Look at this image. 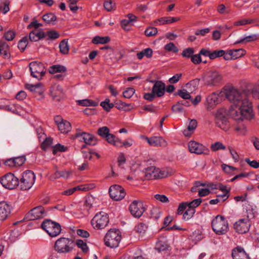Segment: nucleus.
Instances as JSON below:
<instances>
[{"label":"nucleus","instance_id":"1","mask_svg":"<svg viewBox=\"0 0 259 259\" xmlns=\"http://www.w3.org/2000/svg\"><path fill=\"white\" fill-rule=\"evenodd\" d=\"M229 113L236 120L250 119L253 116L251 103L249 101H245L242 105L233 106L232 108L229 111Z\"/></svg>","mask_w":259,"mask_h":259},{"label":"nucleus","instance_id":"2","mask_svg":"<svg viewBox=\"0 0 259 259\" xmlns=\"http://www.w3.org/2000/svg\"><path fill=\"white\" fill-rule=\"evenodd\" d=\"M226 98L233 104V106H240L245 101H249L248 95L246 92H242L234 88H229L225 90Z\"/></svg>","mask_w":259,"mask_h":259},{"label":"nucleus","instance_id":"3","mask_svg":"<svg viewBox=\"0 0 259 259\" xmlns=\"http://www.w3.org/2000/svg\"><path fill=\"white\" fill-rule=\"evenodd\" d=\"M211 227L213 231L218 235L225 234L229 229L227 221L224 217L219 215L212 220Z\"/></svg>","mask_w":259,"mask_h":259},{"label":"nucleus","instance_id":"4","mask_svg":"<svg viewBox=\"0 0 259 259\" xmlns=\"http://www.w3.org/2000/svg\"><path fill=\"white\" fill-rule=\"evenodd\" d=\"M121 235L118 229H110L106 233L104 241L107 246L115 248L118 246L121 240Z\"/></svg>","mask_w":259,"mask_h":259},{"label":"nucleus","instance_id":"5","mask_svg":"<svg viewBox=\"0 0 259 259\" xmlns=\"http://www.w3.org/2000/svg\"><path fill=\"white\" fill-rule=\"evenodd\" d=\"M74 242L67 238H60L55 242V250L60 253H67L71 251L73 248Z\"/></svg>","mask_w":259,"mask_h":259},{"label":"nucleus","instance_id":"6","mask_svg":"<svg viewBox=\"0 0 259 259\" xmlns=\"http://www.w3.org/2000/svg\"><path fill=\"white\" fill-rule=\"evenodd\" d=\"M35 176L31 170L24 171L19 181V187L22 190L30 189L34 183Z\"/></svg>","mask_w":259,"mask_h":259},{"label":"nucleus","instance_id":"7","mask_svg":"<svg viewBox=\"0 0 259 259\" xmlns=\"http://www.w3.org/2000/svg\"><path fill=\"white\" fill-rule=\"evenodd\" d=\"M41 228L52 237H56L61 231L60 225L50 220H45L41 224Z\"/></svg>","mask_w":259,"mask_h":259},{"label":"nucleus","instance_id":"8","mask_svg":"<svg viewBox=\"0 0 259 259\" xmlns=\"http://www.w3.org/2000/svg\"><path fill=\"white\" fill-rule=\"evenodd\" d=\"M109 219L107 213L104 212L97 213L91 220V224L95 229H102L108 224Z\"/></svg>","mask_w":259,"mask_h":259},{"label":"nucleus","instance_id":"9","mask_svg":"<svg viewBox=\"0 0 259 259\" xmlns=\"http://www.w3.org/2000/svg\"><path fill=\"white\" fill-rule=\"evenodd\" d=\"M29 67L31 76L38 80H40L46 73L45 66L41 62H32L29 63Z\"/></svg>","mask_w":259,"mask_h":259},{"label":"nucleus","instance_id":"10","mask_svg":"<svg viewBox=\"0 0 259 259\" xmlns=\"http://www.w3.org/2000/svg\"><path fill=\"white\" fill-rule=\"evenodd\" d=\"M221 74L217 71H210L203 75L202 80L205 85L214 86L218 83L221 80Z\"/></svg>","mask_w":259,"mask_h":259},{"label":"nucleus","instance_id":"11","mask_svg":"<svg viewBox=\"0 0 259 259\" xmlns=\"http://www.w3.org/2000/svg\"><path fill=\"white\" fill-rule=\"evenodd\" d=\"M0 182L5 188L13 189L19 186V180L14 174L8 173L0 178Z\"/></svg>","mask_w":259,"mask_h":259},{"label":"nucleus","instance_id":"12","mask_svg":"<svg viewBox=\"0 0 259 259\" xmlns=\"http://www.w3.org/2000/svg\"><path fill=\"white\" fill-rule=\"evenodd\" d=\"M188 149L191 153H195L196 154H205L208 155L209 153V149L198 142L191 141L188 144Z\"/></svg>","mask_w":259,"mask_h":259},{"label":"nucleus","instance_id":"13","mask_svg":"<svg viewBox=\"0 0 259 259\" xmlns=\"http://www.w3.org/2000/svg\"><path fill=\"white\" fill-rule=\"evenodd\" d=\"M47 212L42 206H38L31 209L25 215L27 220H35L47 215Z\"/></svg>","mask_w":259,"mask_h":259},{"label":"nucleus","instance_id":"14","mask_svg":"<svg viewBox=\"0 0 259 259\" xmlns=\"http://www.w3.org/2000/svg\"><path fill=\"white\" fill-rule=\"evenodd\" d=\"M109 193L111 198L115 201L120 200L125 196L124 189L118 185L111 186L109 189Z\"/></svg>","mask_w":259,"mask_h":259},{"label":"nucleus","instance_id":"15","mask_svg":"<svg viewBox=\"0 0 259 259\" xmlns=\"http://www.w3.org/2000/svg\"><path fill=\"white\" fill-rule=\"evenodd\" d=\"M129 209L131 213L135 218H140L145 210L143 203L141 201L134 200L130 204Z\"/></svg>","mask_w":259,"mask_h":259},{"label":"nucleus","instance_id":"16","mask_svg":"<svg viewBox=\"0 0 259 259\" xmlns=\"http://www.w3.org/2000/svg\"><path fill=\"white\" fill-rule=\"evenodd\" d=\"M54 120L56 124L58 125L59 130L62 133H67L70 131L71 126L69 121L64 120L60 116H55Z\"/></svg>","mask_w":259,"mask_h":259},{"label":"nucleus","instance_id":"17","mask_svg":"<svg viewBox=\"0 0 259 259\" xmlns=\"http://www.w3.org/2000/svg\"><path fill=\"white\" fill-rule=\"evenodd\" d=\"M250 227V222L245 219H240L236 222L234 227L238 233L244 234L247 232Z\"/></svg>","mask_w":259,"mask_h":259},{"label":"nucleus","instance_id":"18","mask_svg":"<svg viewBox=\"0 0 259 259\" xmlns=\"http://www.w3.org/2000/svg\"><path fill=\"white\" fill-rule=\"evenodd\" d=\"M145 178L147 180L155 179L164 177L163 174L161 173L159 169L155 166L148 167L145 169Z\"/></svg>","mask_w":259,"mask_h":259},{"label":"nucleus","instance_id":"19","mask_svg":"<svg viewBox=\"0 0 259 259\" xmlns=\"http://www.w3.org/2000/svg\"><path fill=\"white\" fill-rule=\"evenodd\" d=\"M154 82L152 88V92L157 97H160L164 95L165 92V85L162 81H151Z\"/></svg>","mask_w":259,"mask_h":259},{"label":"nucleus","instance_id":"20","mask_svg":"<svg viewBox=\"0 0 259 259\" xmlns=\"http://www.w3.org/2000/svg\"><path fill=\"white\" fill-rule=\"evenodd\" d=\"M145 139L151 146L165 147L167 145L166 141L161 137H145Z\"/></svg>","mask_w":259,"mask_h":259},{"label":"nucleus","instance_id":"21","mask_svg":"<svg viewBox=\"0 0 259 259\" xmlns=\"http://www.w3.org/2000/svg\"><path fill=\"white\" fill-rule=\"evenodd\" d=\"M76 137H80L83 140L84 142L87 144L91 145H95L97 143V138L94 136L89 134L79 132H77L76 133Z\"/></svg>","mask_w":259,"mask_h":259},{"label":"nucleus","instance_id":"22","mask_svg":"<svg viewBox=\"0 0 259 259\" xmlns=\"http://www.w3.org/2000/svg\"><path fill=\"white\" fill-rule=\"evenodd\" d=\"M11 207L6 201L0 202V221L5 220L11 212Z\"/></svg>","mask_w":259,"mask_h":259},{"label":"nucleus","instance_id":"23","mask_svg":"<svg viewBox=\"0 0 259 259\" xmlns=\"http://www.w3.org/2000/svg\"><path fill=\"white\" fill-rule=\"evenodd\" d=\"M232 256L233 259H250L244 249L239 246L235 248L232 250Z\"/></svg>","mask_w":259,"mask_h":259},{"label":"nucleus","instance_id":"24","mask_svg":"<svg viewBox=\"0 0 259 259\" xmlns=\"http://www.w3.org/2000/svg\"><path fill=\"white\" fill-rule=\"evenodd\" d=\"M50 94L54 99L60 101L64 97L63 91L59 85H54L52 87Z\"/></svg>","mask_w":259,"mask_h":259},{"label":"nucleus","instance_id":"25","mask_svg":"<svg viewBox=\"0 0 259 259\" xmlns=\"http://www.w3.org/2000/svg\"><path fill=\"white\" fill-rule=\"evenodd\" d=\"M218 96L217 94L213 93L207 97L205 106L208 110L214 108L218 104Z\"/></svg>","mask_w":259,"mask_h":259},{"label":"nucleus","instance_id":"26","mask_svg":"<svg viewBox=\"0 0 259 259\" xmlns=\"http://www.w3.org/2000/svg\"><path fill=\"white\" fill-rule=\"evenodd\" d=\"M168 247L166 238L162 237L156 242L155 248L158 252H161L166 250Z\"/></svg>","mask_w":259,"mask_h":259},{"label":"nucleus","instance_id":"27","mask_svg":"<svg viewBox=\"0 0 259 259\" xmlns=\"http://www.w3.org/2000/svg\"><path fill=\"white\" fill-rule=\"evenodd\" d=\"M197 125V121L195 119L190 120L187 129L183 131V134L185 137H189L193 133L194 130Z\"/></svg>","mask_w":259,"mask_h":259},{"label":"nucleus","instance_id":"28","mask_svg":"<svg viewBox=\"0 0 259 259\" xmlns=\"http://www.w3.org/2000/svg\"><path fill=\"white\" fill-rule=\"evenodd\" d=\"M180 18L178 17H166L160 18L156 20L154 22V24L157 25L158 22L160 23V24L163 25L166 24H170L173 22L178 21Z\"/></svg>","mask_w":259,"mask_h":259},{"label":"nucleus","instance_id":"29","mask_svg":"<svg viewBox=\"0 0 259 259\" xmlns=\"http://www.w3.org/2000/svg\"><path fill=\"white\" fill-rule=\"evenodd\" d=\"M45 36V33L42 30H35L30 32L29 39L31 41H36Z\"/></svg>","mask_w":259,"mask_h":259},{"label":"nucleus","instance_id":"30","mask_svg":"<svg viewBox=\"0 0 259 259\" xmlns=\"http://www.w3.org/2000/svg\"><path fill=\"white\" fill-rule=\"evenodd\" d=\"M0 54L5 59H9L10 57L9 46L5 42L0 41Z\"/></svg>","mask_w":259,"mask_h":259},{"label":"nucleus","instance_id":"31","mask_svg":"<svg viewBox=\"0 0 259 259\" xmlns=\"http://www.w3.org/2000/svg\"><path fill=\"white\" fill-rule=\"evenodd\" d=\"M217 125L225 131H228L230 127L228 118H222L215 119Z\"/></svg>","mask_w":259,"mask_h":259},{"label":"nucleus","instance_id":"32","mask_svg":"<svg viewBox=\"0 0 259 259\" xmlns=\"http://www.w3.org/2000/svg\"><path fill=\"white\" fill-rule=\"evenodd\" d=\"M25 88L30 92L41 95L43 93V89L41 87L40 83H37L35 85L31 84H26Z\"/></svg>","mask_w":259,"mask_h":259},{"label":"nucleus","instance_id":"33","mask_svg":"<svg viewBox=\"0 0 259 259\" xmlns=\"http://www.w3.org/2000/svg\"><path fill=\"white\" fill-rule=\"evenodd\" d=\"M218 189L221 190L223 193L222 195H218V197L222 198V201L224 202L229 197L228 193L230 191V189H227L226 186L223 185L221 183H219Z\"/></svg>","mask_w":259,"mask_h":259},{"label":"nucleus","instance_id":"34","mask_svg":"<svg viewBox=\"0 0 259 259\" xmlns=\"http://www.w3.org/2000/svg\"><path fill=\"white\" fill-rule=\"evenodd\" d=\"M70 175L69 171H56L53 175L50 176V179L53 180L60 178H67Z\"/></svg>","mask_w":259,"mask_h":259},{"label":"nucleus","instance_id":"35","mask_svg":"<svg viewBox=\"0 0 259 259\" xmlns=\"http://www.w3.org/2000/svg\"><path fill=\"white\" fill-rule=\"evenodd\" d=\"M106 141L110 144H112L116 147L120 146V140L116 138L114 135L111 134L107 135L106 137Z\"/></svg>","mask_w":259,"mask_h":259},{"label":"nucleus","instance_id":"36","mask_svg":"<svg viewBox=\"0 0 259 259\" xmlns=\"http://www.w3.org/2000/svg\"><path fill=\"white\" fill-rule=\"evenodd\" d=\"M110 40L109 36L100 37L99 36H95L92 39V42L94 44H105Z\"/></svg>","mask_w":259,"mask_h":259},{"label":"nucleus","instance_id":"37","mask_svg":"<svg viewBox=\"0 0 259 259\" xmlns=\"http://www.w3.org/2000/svg\"><path fill=\"white\" fill-rule=\"evenodd\" d=\"M59 48L60 52L63 54H67L69 50V46L68 44V41L66 39L62 40L59 45Z\"/></svg>","mask_w":259,"mask_h":259},{"label":"nucleus","instance_id":"38","mask_svg":"<svg viewBox=\"0 0 259 259\" xmlns=\"http://www.w3.org/2000/svg\"><path fill=\"white\" fill-rule=\"evenodd\" d=\"M66 70V68L64 66L60 65H53L50 67L49 72L51 74L57 72H64Z\"/></svg>","mask_w":259,"mask_h":259},{"label":"nucleus","instance_id":"39","mask_svg":"<svg viewBox=\"0 0 259 259\" xmlns=\"http://www.w3.org/2000/svg\"><path fill=\"white\" fill-rule=\"evenodd\" d=\"M104 7L107 11L110 12L115 10L116 4L111 0H107L104 2Z\"/></svg>","mask_w":259,"mask_h":259},{"label":"nucleus","instance_id":"40","mask_svg":"<svg viewBox=\"0 0 259 259\" xmlns=\"http://www.w3.org/2000/svg\"><path fill=\"white\" fill-rule=\"evenodd\" d=\"M231 52L232 54L233 60L242 57L245 53V51L242 49L231 50Z\"/></svg>","mask_w":259,"mask_h":259},{"label":"nucleus","instance_id":"41","mask_svg":"<svg viewBox=\"0 0 259 259\" xmlns=\"http://www.w3.org/2000/svg\"><path fill=\"white\" fill-rule=\"evenodd\" d=\"M228 111L224 108H220L217 110L215 116V119L227 118Z\"/></svg>","mask_w":259,"mask_h":259},{"label":"nucleus","instance_id":"42","mask_svg":"<svg viewBox=\"0 0 259 259\" xmlns=\"http://www.w3.org/2000/svg\"><path fill=\"white\" fill-rule=\"evenodd\" d=\"M42 19L47 23H50L53 21H56L57 19V17L54 14L52 13H49L45 14L42 16Z\"/></svg>","mask_w":259,"mask_h":259},{"label":"nucleus","instance_id":"43","mask_svg":"<svg viewBox=\"0 0 259 259\" xmlns=\"http://www.w3.org/2000/svg\"><path fill=\"white\" fill-rule=\"evenodd\" d=\"M77 102L79 105H81L83 106H96L98 105L97 102L89 99L78 100Z\"/></svg>","mask_w":259,"mask_h":259},{"label":"nucleus","instance_id":"44","mask_svg":"<svg viewBox=\"0 0 259 259\" xmlns=\"http://www.w3.org/2000/svg\"><path fill=\"white\" fill-rule=\"evenodd\" d=\"M109 102L110 100L109 99H106L104 101L102 102L100 104V105L107 112L109 111L110 109L114 106L113 103H110Z\"/></svg>","mask_w":259,"mask_h":259},{"label":"nucleus","instance_id":"45","mask_svg":"<svg viewBox=\"0 0 259 259\" xmlns=\"http://www.w3.org/2000/svg\"><path fill=\"white\" fill-rule=\"evenodd\" d=\"M147 225L144 223H140L136 227V231L141 234H144L147 231Z\"/></svg>","mask_w":259,"mask_h":259},{"label":"nucleus","instance_id":"46","mask_svg":"<svg viewBox=\"0 0 259 259\" xmlns=\"http://www.w3.org/2000/svg\"><path fill=\"white\" fill-rule=\"evenodd\" d=\"M76 244L78 248L82 250L83 252L87 253L88 251L89 248L87 243L83 242V241L81 240H77L76 242Z\"/></svg>","mask_w":259,"mask_h":259},{"label":"nucleus","instance_id":"47","mask_svg":"<svg viewBox=\"0 0 259 259\" xmlns=\"http://www.w3.org/2000/svg\"><path fill=\"white\" fill-rule=\"evenodd\" d=\"M210 148L212 151L226 149V147L220 142H217L211 144Z\"/></svg>","mask_w":259,"mask_h":259},{"label":"nucleus","instance_id":"48","mask_svg":"<svg viewBox=\"0 0 259 259\" xmlns=\"http://www.w3.org/2000/svg\"><path fill=\"white\" fill-rule=\"evenodd\" d=\"M10 2L9 0H4V1L0 5V10L4 14L7 13L10 10L9 4Z\"/></svg>","mask_w":259,"mask_h":259},{"label":"nucleus","instance_id":"49","mask_svg":"<svg viewBox=\"0 0 259 259\" xmlns=\"http://www.w3.org/2000/svg\"><path fill=\"white\" fill-rule=\"evenodd\" d=\"M161 213V211L158 207H153L151 210V217L155 220L160 218Z\"/></svg>","mask_w":259,"mask_h":259},{"label":"nucleus","instance_id":"50","mask_svg":"<svg viewBox=\"0 0 259 259\" xmlns=\"http://www.w3.org/2000/svg\"><path fill=\"white\" fill-rule=\"evenodd\" d=\"M97 133L101 137L106 138L109 134V129L107 126H103L98 129Z\"/></svg>","mask_w":259,"mask_h":259},{"label":"nucleus","instance_id":"51","mask_svg":"<svg viewBox=\"0 0 259 259\" xmlns=\"http://www.w3.org/2000/svg\"><path fill=\"white\" fill-rule=\"evenodd\" d=\"M195 212V210L192 208H189L186 210L183 214L184 220H189L191 219Z\"/></svg>","mask_w":259,"mask_h":259},{"label":"nucleus","instance_id":"52","mask_svg":"<svg viewBox=\"0 0 259 259\" xmlns=\"http://www.w3.org/2000/svg\"><path fill=\"white\" fill-rule=\"evenodd\" d=\"M157 33V29L154 27H149L145 31V34L147 36L150 37L155 35Z\"/></svg>","mask_w":259,"mask_h":259},{"label":"nucleus","instance_id":"53","mask_svg":"<svg viewBox=\"0 0 259 259\" xmlns=\"http://www.w3.org/2000/svg\"><path fill=\"white\" fill-rule=\"evenodd\" d=\"M164 49L167 51H171L175 53L178 52L179 51V49L173 42H169L165 45L164 46Z\"/></svg>","mask_w":259,"mask_h":259},{"label":"nucleus","instance_id":"54","mask_svg":"<svg viewBox=\"0 0 259 259\" xmlns=\"http://www.w3.org/2000/svg\"><path fill=\"white\" fill-rule=\"evenodd\" d=\"M28 41V38L27 36L24 37L21 39L18 43V47L22 51H24L25 49Z\"/></svg>","mask_w":259,"mask_h":259},{"label":"nucleus","instance_id":"55","mask_svg":"<svg viewBox=\"0 0 259 259\" xmlns=\"http://www.w3.org/2000/svg\"><path fill=\"white\" fill-rule=\"evenodd\" d=\"M94 201V198L92 196H89L86 197L84 206L87 207L88 210L93 206Z\"/></svg>","mask_w":259,"mask_h":259},{"label":"nucleus","instance_id":"56","mask_svg":"<svg viewBox=\"0 0 259 259\" xmlns=\"http://www.w3.org/2000/svg\"><path fill=\"white\" fill-rule=\"evenodd\" d=\"M194 53V50L192 48H188L183 50L182 55L184 57L191 58Z\"/></svg>","mask_w":259,"mask_h":259},{"label":"nucleus","instance_id":"57","mask_svg":"<svg viewBox=\"0 0 259 259\" xmlns=\"http://www.w3.org/2000/svg\"><path fill=\"white\" fill-rule=\"evenodd\" d=\"M224 54V50H215L211 52L210 59L213 60L216 58L222 57Z\"/></svg>","mask_w":259,"mask_h":259},{"label":"nucleus","instance_id":"58","mask_svg":"<svg viewBox=\"0 0 259 259\" xmlns=\"http://www.w3.org/2000/svg\"><path fill=\"white\" fill-rule=\"evenodd\" d=\"M14 159L16 166H21L26 161V158L24 156L16 157L14 158Z\"/></svg>","mask_w":259,"mask_h":259},{"label":"nucleus","instance_id":"59","mask_svg":"<svg viewBox=\"0 0 259 259\" xmlns=\"http://www.w3.org/2000/svg\"><path fill=\"white\" fill-rule=\"evenodd\" d=\"M202 202V200L200 198L194 199L190 202H188V207L192 208L195 209V208L198 206Z\"/></svg>","mask_w":259,"mask_h":259},{"label":"nucleus","instance_id":"60","mask_svg":"<svg viewBox=\"0 0 259 259\" xmlns=\"http://www.w3.org/2000/svg\"><path fill=\"white\" fill-rule=\"evenodd\" d=\"M135 92L134 88H128L123 93V96L124 98H131Z\"/></svg>","mask_w":259,"mask_h":259},{"label":"nucleus","instance_id":"61","mask_svg":"<svg viewBox=\"0 0 259 259\" xmlns=\"http://www.w3.org/2000/svg\"><path fill=\"white\" fill-rule=\"evenodd\" d=\"M67 148L60 144H56L53 149V153L55 155L58 151L64 152L65 151Z\"/></svg>","mask_w":259,"mask_h":259},{"label":"nucleus","instance_id":"62","mask_svg":"<svg viewBox=\"0 0 259 259\" xmlns=\"http://www.w3.org/2000/svg\"><path fill=\"white\" fill-rule=\"evenodd\" d=\"M69 4V8L70 10L73 12H75L78 9V7L76 6L77 3V0H68Z\"/></svg>","mask_w":259,"mask_h":259},{"label":"nucleus","instance_id":"63","mask_svg":"<svg viewBox=\"0 0 259 259\" xmlns=\"http://www.w3.org/2000/svg\"><path fill=\"white\" fill-rule=\"evenodd\" d=\"M178 95L184 99H191V96L186 90H179Z\"/></svg>","mask_w":259,"mask_h":259},{"label":"nucleus","instance_id":"64","mask_svg":"<svg viewBox=\"0 0 259 259\" xmlns=\"http://www.w3.org/2000/svg\"><path fill=\"white\" fill-rule=\"evenodd\" d=\"M53 143V140L51 138H46L45 140L42 143L41 148L43 150H46Z\"/></svg>","mask_w":259,"mask_h":259}]
</instances>
